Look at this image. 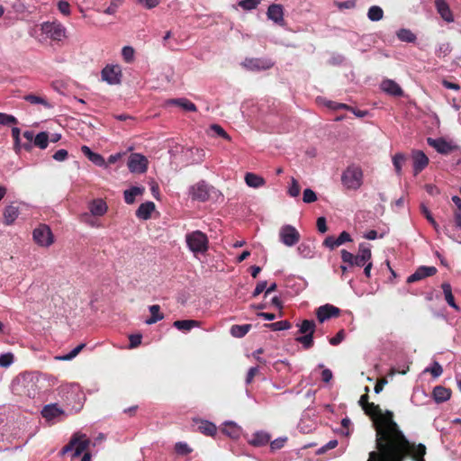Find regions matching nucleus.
I'll return each mask as SVG.
<instances>
[{"label": "nucleus", "instance_id": "1", "mask_svg": "<svg viewBox=\"0 0 461 461\" xmlns=\"http://www.w3.org/2000/svg\"><path fill=\"white\" fill-rule=\"evenodd\" d=\"M363 410L366 415L374 420L376 431V445H384L385 447L390 444H413L408 440L398 424L393 420V411H385L383 412L380 406L374 402H370Z\"/></svg>", "mask_w": 461, "mask_h": 461}, {"label": "nucleus", "instance_id": "2", "mask_svg": "<svg viewBox=\"0 0 461 461\" xmlns=\"http://www.w3.org/2000/svg\"><path fill=\"white\" fill-rule=\"evenodd\" d=\"M378 451H372L367 461H404L411 457L413 461H425L426 446L419 444L376 445Z\"/></svg>", "mask_w": 461, "mask_h": 461}, {"label": "nucleus", "instance_id": "3", "mask_svg": "<svg viewBox=\"0 0 461 461\" xmlns=\"http://www.w3.org/2000/svg\"><path fill=\"white\" fill-rule=\"evenodd\" d=\"M341 259L344 263L348 264V267H364L371 261L372 252L371 246L366 243H360L358 246V252L357 255H353L351 252L342 249Z\"/></svg>", "mask_w": 461, "mask_h": 461}, {"label": "nucleus", "instance_id": "4", "mask_svg": "<svg viewBox=\"0 0 461 461\" xmlns=\"http://www.w3.org/2000/svg\"><path fill=\"white\" fill-rule=\"evenodd\" d=\"M342 185L350 190H357L363 184V171L356 165L348 166L341 176Z\"/></svg>", "mask_w": 461, "mask_h": 461}, {"label": "nucleus", "instance_id": "5", "mask_svg": "<svg viewBox=\"0 0 461 461\" xmlns=\"http://www.w3.org/2000/svg\"><path fill=\"white\" fill-rule=\"evenodd\" d=\"M185 240L188 248L194 253H204L208 249L207 236L200 230L188 233L185 236Z\"/></svg>", "mask_w": 461, "mask_h": 461}, {"label": "nucleus", "instance_id": "6", "mask_svg": "<svg viewBox=\"0 0 461 461\" xmlns=\"http://www.w3.org/2000/svg\"><path fill=\"white\" fill-rule=\"evenodd\" d=\"M316 325L312 320H303L300 325L299 332L303 336L296 338V341L303 345L304 349L311 348L313 344V334Z\"/></svg>", "mask_w": 461, "mask_h": 461}, {"label": "nucleus", "instance_id": "7", "mask_svg": "<svg viewBox=\"0 0 461 461\" xmlns=\"http://www.w3.org/2000/svg\"><path fill=\"white\" fill-rule=\"evenodd\" d=\"M41 30L52 41H59L66 37V28L59 22H45L41 25Z\"/></svg>", "mask_w": 461, "mask_h": 461}, {"label": "nucleus", "instance_id": "8", "mask_svg": "<svg viewBox=\"0 0 461 461\" xmlns=\"http://www.w3.org/2000/svg\"><path fill=\"white\" fill-rule=\"evenodd\" d=\"M34 241L41 247H50L54 242V237L50 228L46 224H41L32 232Z\"/></svg>", "mask_w": 461, "mask_h": 461}, {"label": "nucleus", "instance_id": "9", "mask_svg": "<svg viewBox=\"0 0 461 461\" xmlns=\"http://www.w3.org/2000/svg\"><path fill=\"white\" fill-rule=\"evenodd\" d=\"M280 240L288 247L295 245L300 240L298 230L291 226L285 225L281 228L279 232Z\"/></svg>", "mask_w": 461, "mask_h": 461}, {"label": "nucleus", "instance_id": "10", "mask_svg": "<svg viewBox=\"0 0 461 461\" xmlns=\"http://www.w3.org/2000/svg\"><path fill=\"white\" fill-rule=\"evenodd\" d=\"M127 165L132 173H144L148 168V159L141 154L133 153L129 157Z\"/></svg>", "mask_w": 461, "mask_h": 461}, {"label": "nucleus", "instance_id": "11", "mask_svg": "<svg viewBox=\"0 0 461 461\" xmlns=\"http://www.w3.org/2000/svg\"><path fill=\"white\" fill-rule=\"evenodd\" d=\"M122 70L118 65H107L102 70V78L110 85H116L121 82Z\"/></svg>", "mask_w": 461, "mask_h": 461}, {"label": "nucleus", "instance_id": "12", "mask_svg": "<svg viewBox=\"0 0 461 461\" xmlns=\"http://www.w3.org/2000/svg\"><path fill=\"white\" fill-rule=\"evenodd\" d=\"M243 66L252 71L267 70L274 66V62L267 59H246L243 62Z\"/></svg>", "mask_w": 461, "mask_h": 461}, {"label": "nucleus", "instance_id": "13", "mask_svg": "<svg viewBox=\"0 0 461 461\" xmlns=\"http://www.w3.org/2000/svg\"><path fill=\"white\" fill-rule=\"evenodd\" d=\"M427 142L430 147L434 148L438 153L443 155L449 154L452 151L458 149L456 145H453L452 143L447 141L443 138H428Z\"/></svg>", "mask_w": 461, "mask_h": 461}, {"label": "nucleus", "instance_id": "14", "mask_svg": "<svg viewBox=\"0 0 461 461\" xmlns=\"http://www.w3.org/2000/svg\"><path fill=\"white\" fill-rule=\"evenodd\" d=\"M190 194L194 200L205 202L210 197V186L204 181L198 182L191 187Z\"/></svg>", "mask_w": 461, "mask_h": 461}, {"label": "nucleus", "instance_id": "15", "mask_svg": "<svg viewBox=\"0 0 461 461\" xmlns=\"http://www.w3.org/2000/svg\"><path fill=\"white\" fill-rule=\"evenodd\" d=\"M339 313L340 310L338 307L329 303L320 306L316 310V316L320 322H324L332 317H338Z\"/></svg>", "mask_w": 461, "mask_h": 461}, {"label": "nucleus", "instance_id": "16", "mask_svg": "<svg viewBox=\"0 0 461 461\" xmlns=\"http://www.w3.org/2000/svg\"><path fill=\"white\" fill-rule=\"evenodd\" d=\"M435 267L421 266L407 278V283H414L426 277L432 276L437 273Z\"/></svg>", "mask_w": 461, "mask_h": 461}, {"label": "nucleus", "instance_id": "17", "mask_svg": "<svg viewBox=\"0 0 461 461\" xmlns=\"http://www.w3.org/2000/svg\"><path fill=\"white\" fill-rule=\"evenodd\" d=\"M413 174L419 175L429 164V158L421 150L412 151Z\"/></svg>", "mask_w": 461, "mask_h": 461}, {"label": "nucleus", "instance_id": "18", "mask_svg": "<svg viewBox=\"0 0 461 461\" xmlns=\"http://www.w3.org/2000/svg\"><path fill=\"white\" fill-rule=\"evenodd\" d=\"M435 7L440 17L447 23L454 22V16L449 5L445 0H435Z\"/></svg>", "mask_w": 461, "mask_h": 461}, {"label": "nucleus", "instance_id": "19", "mask_svg": "<svg viewBox=\"0 0 461 461\" xmlns=\"http://www.w3.org/2000/svg\"><path fill=\"white\" fill-rule=\"evenodd\" d=\"M41 416L48 421H50L59 416L64 414V411L58 403H50L45 405L41 410Z\"/></svg>", "mask_w": 461, "mask_h": 461}, {"label": "nucleus", "instance_id": "20", "mask_svg": "<svg viewBox=\"0 0 461 461\" xmlns=\"http://www.w3.org/2000/svg\"><path fill=\"white\" fill-rule=\"evenodd\" d=\"M268 19L274 21L277 24H283L284 23V10L281 5L273 4L270 5L267 9Z\"/></svg>", "mask_w": 461, "mask_h": 461}, {"label": "nucleus", "instance_id": "21", "mask_svg": "<svg viewBox=\"0 0 461 461\" xmlns=\"http://www.w3.org/2000/svg\"><path fill=\"white\" fill-rule=\"evenodd\" d=\"M381 88L385 93L393 96L401 97L403 95L402 87L395 81L391 79L384 80L381 84Z\"/></svg>", "mask_w": 461, "mask_h": 461}, {"label": "nucleus", "instance_id": "22", "mask_svg": "<svg viewBox=\"0 0 461 461\" xmlns=\"http://www.w3.org/2000/svg\"><path fill=\"white\" fill-rule=\"evenodd\" d=\"M91 215L103 216L106 213L108 207L103 199H95L88 205Z\"/></svg>", "mask_w": 461, "mask_h": 461}, {"label": "nucleus", "instance_id": "23", "mask_svg": "<svg viewBox=\"0 0 461 461\" xmlns=\"http://www.w3.org/2000/svg\"><path fill=\"white\" fill-rule=\"evenodd\" d=\"M73 435L79 436V439L76 443L75 450L72 455L73 457H77L89 447L91 441L86 434L81 432H76Z\"/></svg>", "mask_w": 461, "mask_h": 461}, {"label": "nucleus", "instance_id": "24", "mask_svg": "<svg viewBox=\"0 0 461 461\" xmlns=\"http://www.w3.org/2000/svg\"><path fill=\"white\" fill-rule=\"evenodd\" d=\"M155 203L153 202H146L141 203L136 211V217L141 220H148L151 217V213L155 211Z\"/></svg>", "mask_w": 461, "mask_h": 461}, {"label": "nucleus", "instance_id": "25", "mask_svg": "<svg viewBox=\"0 0 461 461\" xmlns=\"http://www.w3.org/2000/svg\"><path fill=\"white\" fill-rule=\"evenodd\" d=\"M433 399L440 403L447 401L451 396V390L442 385H437L432 392Z\"/></svg>", "mask_w": 461, "mask_h": 461}, {"label": "nucleus", "instance_id": "26", "mask_svg": "<svg viewBox=\"0 0 461 461\" xmlns=\"http://www.w3.org/2000/svg\"><path fill=\"white\" fill-rule=\"evenodd\" d=\"M82 153L95 165L103 167L105 165L104 158L98 153L93 152L89 147L84 145L81 147Z\"/></svg>", "mask_w": 461, "mask_h": 461}, {"label": "nucleus", "instance_id": "27", "mask_svg": "<svg viewBox=\"0 0 461 461\" xmlns=\"http://www.w3.org/2000/svg\"><path fill=\"white\" fill-rule=\"evenodd\" d=\"M145 191L144 187L132 186L123 193L124 201L127 204H132L137 196L141 195Z\"/></svg>", "mask_w": 461, "mask_h": 461}, {"label": "nucleus", "instance_id": "28", "mask_svg": "<svg viewBox=\"0 0 461 461\" xmlns=\"http://www.w3.org/2000/svg\"><path fill=\"white\" fill-rule=\"evenodd\" d=\"M270 441V436L263 431L256 432L252 435L249 439V444L255 447H262L267 445Z\"/></svg>", "mask_w": 461, "mask_h": 461}, {"label": "nucleus", "instance_id": "29", "mask_svg": "<svg viewBox=\"0 0 461 461\" xmlns=\"http://www.w3.org/2000/svg\"><path fill=\"white\" fill-rule=\"evenodd\" d=\"M168 104H175L181 107L183 110L187 112H195L196 106L194 103L186 98L170 99L167 101Z\"/></svg>", "mask_w": 461, "mask_h": 461}, {"label": "nucleus", "instance_id": "30", "mask_svg": "<svg viewBox=\"0 0 461 461\" xmlns=\"http://www.w3.org/2000/svg\"><path fill=\"white\" fill-rule=\"evenodd\" d=\"M149 310L150 317L146 320L145 322L147 324L151 325L164 319V314L160 312V306L158 304L149 306Z\"/></svg>", "mask_w": 461, "mask_h": 461}, {"label": "nucleus", "instance_id": "31", "mask_svg": "<svg viewBox=\"0 0 461 461\" xmlns=\"http://www.w3.org/2000/svg\"><path fill=\"white\" fill-rule=\"evenodd\" d=\"M19 211L18 208L14 205H8L5 208L4 211V220L6 225H11L18 217Z\"/></svg>", "mask_w": 461, "mask_h": 461}, {"label": "nucleus", "instance_id": "32", "mask_svg": "<svg viewBox=\"0 0 461 461\" xmlns=\"http://www.w3.org/2000/svg\"><path fill=\"white\" fill-rule=\"evenodd\" d=\"M245 182L246 184L254 188H258L265 185V179L254 173H247L245 175Z\"/></svg>", "mask_w": 461, "mask_h": 461}, {"label": "nucleus", "instance_id": "33", "mask_svg": "<svg viewBox=\"0 0 461 461\" xmlns=\"http://www.w3.org/2000/svg\"><path fill=\"white\" fill-rule=\"evenodd\" d=\"M173 326L179 330L188 331L194 327H199L200 322L194 320H181L174 321Z\"/></svg>", "mask_w": 461, "mask_h": 461}, {"label": "nucleus", "instance_id": "34", "mask_svg": "<svg viewBox=\"0 0 461 461\" xmlns=\"http://www.w3.org/2000/svg\"><path fill=\"white\" fill-rule=\"evenodd\" d=\"M221 431L232 438H237L240 437V428L236 423L228 421L224 424Z\"/></svg>", "mask_w": 461, "mask_h": 461}, {"label": "nucleus", "instance_id": "35", "mask_svg": "<svg viewBox=\"0 0 461 461\" xmlns=\"http://www.w3.org/2000/svg\"><path fill=\"white\" fill-rule=\"evenodd\" d=\"M441 288L443 290L445 300L447 301V304L451 306L452 308L458 310V306L455 303V298L452 294V287L449 283H443L441 285Z\"/></svg>", "mask_w": 461, "mask_h": 461}, {"label": "nucleus", "instance_id": "36", "mask_svg": "<svg viewBox=\"0 0 461 461\" xmlns=\"http://www.w3.org/2000/svg\"><path fill=\"white\" fill-rule=\"evenodd\" d=\"M49 140V133L46 131H41L35 135L32 145L40 148L41 149H45L48 147Z\"/></svg>", "mask_w": 461, "mask_h": 461}, {"label": "nucleus", "instance_id": "37", "mask_svg": "<svg viewBox=\"0 0 461 461\" xmlns=\"http://www.w3.org/2000/svg\"><path fill=\"white\" fill-rule=\"evenodd\" d=\"M250 324L232 325L230 328V334L235 338H242L250 330Z\"/></svg>", "mask_w": 461, "mask_h": 461}, {"label": "nucleus", "instance_id": "38", "mask_svg": "<svg viewBox=\"0 0 461 461\" xmlns=\"http://www.w3.org/2000/svg\"><path fill=\"white\" fill-rule=\"evenodd\" d=\"M24 100L32 104H42L46 108H50L51 104L42 96L36 95L33 94L26 95Z\"/></svg>", "mask_w": 461, "mask_h": 461}, {"label": "nucleus", "instance_id": "39", "mask_svg": "<svg viewBox=\"0 0 461 461\" xmlns=\"http://www.w3.org/2000/svg\"><path fill=\"white\" fill-rule=\"evenodd\" d=\"M198 429L200 432L207 436H213L217 431L216 426L212 422H210L208 420L201 421Z\"/></svg>", "mask_w": 461, "mask_h": 461}, {"label": "nucleus", "instance_id": "40", "mask_svg": "<svg viewBox=\"0 0 461 461\" xmlns=\"http://www.w3.org/2000/svg\"><path fill=\"white\" fill-rule=\"evenodd\" d=\"M367 17L373 22H378L384 17V11L380 6L373 5L368 9Z\"/></svg>", "mask_w": 461, "mask_h": 461}, {"label": "nucleus", "instance_id": "41", "mask_svg": "<svg viewBox=\"0 0 461 461\" xmlns=\"http://www.w3.org/2000/svg\"><path fill=\"white\" fill-rule=\"evenodd\" d=\"M405 161H406V157L402 153H397L393 156V164L395 172L398 176L402 175V167Z\"/></svg>", "mask_w": 461, "mask_h": 461}, {"label": "nucleus", "instance_id": "42", "mask_svg": "<svg viewBox=\"0 0 461 461\" xmlns=\"http://www.w3.org/2000/svg\"><path fill=\"white\" fill-rule=\"evenodd\" d=\"M397 36L402 41L405 42H414L416 41V35L408 29H401L397 32Z\"/></svg>", "mask_w": 461, "mask_h": 461}, {"label": "nucleus", "instance_id": "43", "mask_svg": "<svg viewBox=\"0 0 461 461\" xmlns=\"http://www.w3.org/2000/svg\"><path fill=\"white\" fill-rule=\"evenodd\" d=\"M85 347H86V344L81 343L77 347H76L73 350H71L68 354L57 357L56 358L59 360H62V361H69V360L73 359L74 357H76L82 351V349Z\"/></svg>", "mask_w": 461, "mask_h": 461}, {"label": "nucleus", "instance_id": "44", "mask_svg": "<svg viewBox=\"0 0 461 461\" xmlns=\"http://www.w3.org/2000/svg\"><path fill=\"white\" fill-rule=\"evenodd\" d=\"M266 327L269 328L270 330H289L291 327H292V324L290 321L285 320V321H276V322H273V323H270V324H266Z\"/></svg>", "mask_w": 461, "mask_h": 461}, {"label": "nucleus", "instance_id": "45", "mask_svg": "<svg viewBox=\"0 0 461 461\" xmlns=\"http://www.w3.org/2000/svg\"><path fill=\"white\" fill-rule=\"evenodd\" d=\"M21 130L17 127H14L12 129V137L14 139V149L16 153H19L21 149L23 148V144H21L20 140Z\"/></svg>", "mask_w": 461, "mask_h": 461}, {"label": "nucleus", "instance_id": "46", "mask_svg": "<svg viewBox=\"0 0 461 461\" xmlns=\"http://www.w3.org/2000/svg\"><path fill=\"white\" fill-rule=\"evenodd\" d=\"M23 137L27 140V142L23 144V149L26 151H32L33 145L32 142L34 140V132L32 131H25L23 132Z\"/></svg>", "mask_w": 461, "mask_h": 461}, {"label": "nucleus", "instance_id": "47", "mask_svg": "<svg viewBox=\"0 0 461 461\" xmlns=\"http://www.w3.org/2000/svg\"><path fill=\"white\" fill-rule=\"evenodd\" d=\"M301 186L295 178H292L291 185L288 188V194L291 197H297L300 194Z\"/></svg>", "mask_w": 461, "mask_h": 461}, {"label": "nucleus", "instance_id": "48", "mask_svg": "<svg viewBox=\"0 0 461 461\" xmlns=\"http://www.w3.org/2000/svg\"><path fill=\"white\" fill-rule=\"evenodd\" d=\"M18 120L11 114L0 113V124L1 125H11L17 124Z\"/></svg>", "mask_w": 461, "mask_h": 461}, {"label": "nucleus", "instance_id": "49", "mask_svg": "<svg viewBox=\"0 0 461 461\" xmlns=\"http://www.w3.org/2000/svg\"><path fill=\"white\" fill-rule=\"evenodd\" d=\"M261 3V0H241L239 2V5L244 10H252Z\"/></svg>", "mask_w": 461, "mask_h": 461}, {"label": "nucleus", "instance_id": "50", "mask_svg": "<svg viewBox=\"0 0 461 461\" xmlns=\"http://www.w3.org/2000/svg\"><path fill=\"white\" fill-rule=\"evenodd\" d=\"M175 450L178 455L185 456L192 452V448L184 442H177L175 445Z\"/></svg>", "mask_w": 461, "mask_h": 461}, {"label": "nucleus", "instance_id": "51", "mask_svg": "<svg viewBox=\"0 0 461 461\" xmlns=\"http://www.w3.org/2000/svg\"><path fill=\"white\" fill-rule=\"evenodd\" d=\"M14 357L13 353H5L0 355V366L8 367L14 362Z\"/></svg>", "mask_w": 461, "mask_h": 461}, {"label": "nucleus", "instance_id": "52", "mask_svg": "<svg viewBox=\"0 0 461 461\" xmlns=\"http://www.w3.org/2000/svg\"><path fill=\"white\" fill-rule=\"evenodd\" d=\"M122 55L125 62L131 63L134 59V50L132 47L125 46L122 50Z\"/></svg>", "mask_w": 461, "mask_h": 461}, {"label": "nucleus", "instance_id": "53", "mask_svg": "<svg viewBox=\"0 0 461 461\" xmlns=\"http://www.w3.org/2000/svg\"><path fill=\"white\" fill-rule=\"evenodd\" d=\"M79 436L72 435L69 442L64 446L61 449V455H65L66 453L75 450L76 443L78 441Z\"/></svg>", "mask_w": 461, "mask_h": 461}, {"label": "nucleus", "instance_id": "54", "mask_svg": "<svg viewBox=\"0 0 461 461\" xmlns=\"http://www.w3.org/2000/svg\"><path fill=\"white\" fill-rule=\"evenodd\" d=\"M317 200V194L314 191L310 188H306L303 191V201L306 203H313Z\"/></svg>", "mask_w": 461, "mask_h": 461}, {"label": "nucleus", "instance_id": "55", "mask_svg": "<svg viewBox=\"0 0 461 461\" xmlns=\"http://www.w3.org/2000/svg\"><path fill=\"white\" fill-rule=\"evenodd\" d=\"M27 389L24 392V395L30 399H34L38 394L37 385L33 382H28Z\"/></svg>", "mask_w": 461, "mask_h": 461}, {"label": "nucleus", "instance_id": "56", "mask_svg": "<svg viewBox=\"0 0 461 461\" xmlns=\"http://www.w3.org/2000/svg\"><path fill=\"white\" fill-rule=\"evenodd\" d=\"M211 129L213 132H215L218 136L227 140H230V135L224 131V129L218 125V124H212L211 126Z\"/></svg>", "mask_w": 461, "mask_h": 461}, {"label": "nucleus", "instance_id": "57", "mask_svg": "<svg viewBox=\"0 0 461 461\" xmlns=\"http://www.w3.org/2000/svg\"><path fill=\"white\" fill-rule=\"evenodd\" d=\"M142 336L140 334H131L129 337L130 348H135L141 344Z\"/></svg>", "mask_w": 461, "mask_h": 461}, {"label": "nucleus", "instance_id": "58", "mask_svg": "<svg viewBox=\"0 0 461 461\" xmlns=\"http://www.w3.org/2000/svg\"><path fill=\"white\" fill-rule=\"evenodd\" d=\"M426 371L430 372V374L434 377H438L439 375H441V374L443 372V368H442V366H440L439 363L434 362L432 366L429 369H427Z\"/></svg>", "mask_w": 461, "mask_h": 461}, {"label": "nucleus", "instance_id": "59", "mask_svg": "<svg viewBox=\"0 0 461 461\" xmlns=\"http://www.w3.org/2000/svg\"><path fill=\"white\" fill-rule=\"evenodd\" d=\"M326 105L332 109V110H339V109H345V110H350L351 108L346 104H341V103H337V102H333V101H329L326 103Z\"/></svg>", "mask_w": 461, "mask_h": 461}, {"label": "nucleus", "instance_id": "60", "mask_svg": "<svg viewBox=\"0 0 461 461\" xmlns=\"http://www.w3.org/2000/svg\"><path fill=\"white\" fill-rule=\"evenodd\" d=\"M58 8L60 11L61 14L64 15H69L70 14V5L68 2L65 0H60L58 4Z\"/></svg>", "mask_w": 461, "mask_h": 461}, {"label": "nucleus", "instance_id": "61", "mask_svg": "<svg viewBox=\"0 0 461 461\" xmlns=\"http://www.w3.org/2000/svg\"><path fill=\"white\" fill-rule=\"evenodd\" d=\"M335 5L339 7V9H351L356 6L355 0H348L345 2H335Z\"/></svg>", "mask_w": 461, "mask_h": 461}, {"label": "nucleus", "instance_id": "62", "mask_svg": "<svg viewBox=\"0 0 461 461\" xmlns=\"http://www.w3.org/2000/svg\"><path fill=\"white\" fill-rule=\"evenodd\" d=\"M68 153L66 149H59L53 154V158L57 161H64L68 158Z\"/></svg>", "mask_w": 461, "mask_h": 461}, {"label": "nucleus", "instance_id": "63", "mask_svg": "<svg viewBox=\"0 0 461 461\" xmlns=\"http://www.w3.org/2000/svg\"><path fill=\"white\" fill-rule=\"evenodd\" d=\"M323 245L330 249H334L335 248L339 247L336 238L334 236H328L324 240Z\"/></svg>", "mask_w": 461, "mask_h": 461}, {"label": "nucleus", "instance_id": "64", "mask_svg": "<svg viewBox=\"0 0 461 461\" xmlns=\"http://www.w3.org/2000/svg\"><path fill=\"white\" fill-rule=\"evenodd\" d=\"M345 337L343 330H340L334 337L330 339V343L333 346L339 345Z\"/></svg>", "mask_w": 461, "mask_h": 461}]
</instances>
